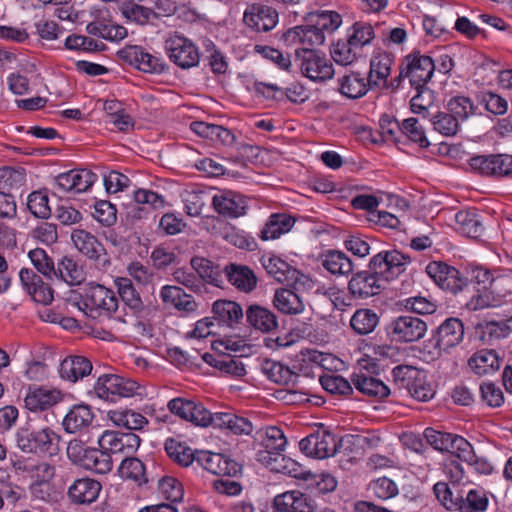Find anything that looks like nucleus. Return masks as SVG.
<instances>
[{"instance_id":"nucleus-1","label":"nucleus","mask_w":512,"mask_h":512,"mask_svg":"<svg viewBox=\"0 0 512 512\" xmlns=\"http://www.w3.org/2000/svg\"><path fill=\"white\" fill-rule=\"evenodd\" d=\"M410 256L399 250H384L370 258L367 270L352 274L348 292L354 299L364 300L378 295L383 290L382 281H389L406 270Z\"/></svg>"},{"instance_id":"nucleus-2","label":"nucleus","mask_w":512,"mask_h":512,"mask_svg":"<svg viewBox=\"0 0 512 512\" xmlns=\"http://www.w3.org/2000/svg\"><path fill=\"white\" fill-rule=\"evenodd\" d=\"M304 22L283 33L281 39L286 45L301 44L302 48L322 45L326 35L332 34L341 25L342 16L336 11H316L309 13Z\"/></svg>"},{"instance_id":"nucleus-3","label":"nucleus","mask_w":512,"mask_h":512,"mask_svg":"<svg viewBox=\"0 0 512 512\" xmlns=\"http://www.w3.org/2000/svg\"><path fill=\"white\" fill-rule=\"evenodd\" d=\"M30 258L34 268L41 273L39 276L34 270L22 268L19 276L24 289L35 302L48 305L54 299V291L50 283L46 280H53L56 275V267L53 259L42 248H35L29 251Z\"/></svg>"},{"instance_id":"nucleus-4","label":"nucleus","mask_w":512,"mask_h":512,"mask_svg":"<svg viewBox=\"0 0 512 512\" xmlns=\"http://www.w3.org/2000/svg\"><path fill=\"white\" fill-rule=\"evenodd\" d=\"M16 445L24 453L55 456L60 452L61 437L50 427L34 429L30 425L18 428Z\"/></svg>"},{"instance_id":"nucleus-5","label":"nucleus","mask_w":512,"mask_h":512,"mask_svg":"<svg viewBox=\"0 0 512 512\" xmlns=\"http://www.w3.org/2000/svg\"><path fill=\"white\" fill-rule=\"evenodd\" d=\"M294 60L301 73L315 82H324L334 76V68L329 59L313 48H297Z\"/></svg>"},{"instance_id":"nucleus-6","label":"nucleus","mask_w":512,"mask_h":512,"mask_svg":"<svg viewBox=\"0 0 512 512\" xmlns=\"http://www.w3.org/2000/svg\"><path fill=\"white\" fill-rule=\"evenodd\" d=\"M142 387L129 378L116 374H103L98 376L94 385L95 394L103 400L116 402L120 398L141 395Z\"/></svg>"},{"instance_id":"nucleus-7","label":"nucleus","mask_w":512,"mask_h":512,"mask_svg":"<svg viewBox=\"0 0 512 512\" xmlns=\"http://www.w3.org/2000/svg\"><path fill=\"white\" fill-rule=\"evenodd\" d=\"M385 332L392 343H413L425 336L427 323L417 316L400 315L386 325Z\"/></svg>"},{"instance_id":"nucleus-8","label":"nucleus","mask_w":512,"mask_h":512,"mask_svg":"<svg viewBox=\"0 0 512 512\" xmlns=\"http://www.w3.org/2000/svg\"><path fill=\"white\" fill-rule=\"evenodd\" d=\"M85 310L93 318L110 316L118 308V298L115 292L103 285H89L83 296Z\"/></svg>"},{"instance_id":"nucleus-9","label":"nucleus","mask_w":512,"mask_h":512,"mask_svg":"<svg viewBox=\"0 0 512 512\" xmlns=\"http://www.w3.org/2000/svg\"><path fill=\"white\" fill-rule=\"evenodd\" d=\"M401 64L404 67V75H407L410 86L414 89L427 87L436 70L435 61L418 51L406 55Z\"/></svg>"},{"instance_id":"nucleus-10","label":"nucleus","mask_w":512,"mask_h":512,"mask_svg":"<svg viewBox=\"0 0 512 512\" xmlns=\"http://www.w3.org/2000/svg\"><path fill=\"white\" fill-rule=\"evenodd\" d=\"M254 439L258 442L265 450L257 453V460L266 464L271 465V462L277 463L281 451L284 450L287 443L286 437L283 431L276 426H269L256 431Z\"/></svg>"},{"instance_id":"nucleus-11","label":"nucleus","mask_w":512,"mask_h":512,"mask_svg":"<svg viewBox=\"0 0 512 512\" xmlns=\"http://www.w3.org/2000/svg\"><path fill=\"white\" fill-rule=\"evenodd\" d=\"M165 51L169 59L182 69H190L199 64V50L186 37L180 35L171 36L165 41Z\"/></svg>"},{"instance_id":"nucleus-12","label":"nucleus","mask_w":512,"mask_h":512,"mask_svg":"<svg viewBox=\"0 0 512 512\" xmlns=\"http://www.w3.org/2000/svg\"><path fill=\"white\" fill-rule=\"evenodd\" d=\"M123 62L145 73L161 74L167 69L165 61L147 52L142 46L127 45L117 52Z\"/></svg>"},{"instance_id":"nucleus-13","label":"nucleus","mask_w":512,"mask_h":512,"mask_svg":"<svg viewBox=\"0 0 512 512\" xmlns=\"http://www.w3.org/2000/svg\"><path fill=\"white\" fill-rule=\"evenodd\" d=\"M469 165L482 176L502 178L512 174V155H476L469 160Z\"/></svg>"},{"instance_id":"nucleus-14","label":"nucleus","mask_w":512,"mask_h":512,"mask_svg":"<svg viewBox=\"0 0 512 512\" xmlns=\"http://www.w3.org/2000/svg\"><path fill=\"white\" fill-rule=\"evenodd\" d=\"M141 443V438L133 432H120L106 430L100 436L98 445L110 452L125 457L136 453Z\"/></svg>"},{"instance_id":"nucleus-15","label":"nucleus","mask_w":512,"mask_h":512,"mask_svg":"<svg viewBox=\"0 0 512 512\" xmlns=\"http://www.w3.org/2000/svg\"><path fill=\"white\" fill-rule=\"evenodd\" d=\"M469 279L471 284L474 285L477 295L472 297L468 304L474 310L483 309L485 307L494 306L489 292L494 280V275L487 268L482 266H471L468 271Z\"/></svg>"},{"instance_id":"nucleus-16","label":"nucleus","mask_w":512,"mask_h":512,"mask_svg":"<svg viewBox=\"0 0 512 512\" xmlns=\"http://www.w3.org/2000/svg\"><path fill=\"white\" fill-rule=\"evenodd\" d=\"M464 337V324L459 318H447L432 333L430 342L440 352L459 345Z\"/></svg>"},{"instance_id":"nucleus-17","label":"nucleus","mask_w":512,"mask_h":512,"mask_svg":"<svg viewBox=\"0 0 512 512\" xmlns=\"http://www.w3.org/2000/svg\"><path fill=\"white\" fill-rule=\"evenodd\" d=\"M426 273L442 289L453 293L461 291L467 285V278L453 266L442 261H432L426 266Z\"/></svg>"},{"instance_id":"nucleus-18","label":"nucleus","mask_w":512,"mask_h":512,"mask_svg":"<svg viewBox=\"0 0 512 512\" xmlns=\"http://www.w3.org/2000/svg\"><path fill=\"white\" fill-rule=\"evenodd\" d=\"M197 463L205 470L218 476H237L241 473V465L221 453L209 451L198 452Z\"/></svg>"},{"instance_id":"nucleus-19","label":"nucleus","mask_w":512,"mask_h":512,"mask_svg":"<svg viewBox=\"0 0 512 512\" xmlns=\"http://www.w3.org/2000/svg\"><path fill=\"white\" fill-rule=\"evenodd\" d=\"M62 400L59 390L45 386L28 385L24 396V406L31 412H42L55 406Z\"/></svg>"},{"instance_id":"nucleus-20","label":"nucleus","mask_w":512,"mask_h":512,"mask_svg":"<svg viewBox=\"0 0 512 512\" xmlns=\"http://www.w3.org/2000/svg\"><path fill=\"white\" fill-rule=\"evenodd\" d=\"M243 22L255 32H268L276 26L278 12L270 6L253 4L244 12Z\"/></svg>"},{"instance_id":"nucleus-21","label":"nucleus","mask_w":512,"mask_h":512,"mask_svg":"<svg viewBox=\"0 0 512 512\" xmlns=\"http://www.w3.org/2000/svg\"><path fill=\"white\" fill-rule=\"evenodd\" d=\"M12 467L17 475L36 482L45 478H54L55 466L32 457H20L13 461Z\"/></svg>"},{"instance_id":"nucleus-22","label":"nucleus","mask_w":512,"mask_h":512,"mask_svg":"<svg viewBox=\"0 0 512 512\" xmlns=\"http://www.w3.org/2000/svg\"><path fill=\"white\" fill-rule=\"evenodd\" d=\"M97 180V175L87 169H73L59 174L55 178L57 188L66 192H84L88 190Z\"/></svg>"},{"instance_id":"nucleus-23","label":"nucleus","mask_w":512,"mask_h":512,"mask_svg":"<svg viewBox=\"0 0 512 512\" xmlns=\"http://www.w3.org/2000/svg\"><path fill=\"white\" fill-rule=\"evenodd\" d=\"M71 240L77 250L87 258L93 261L102 260L103 265L110 264L106 258L107 253L104 245L90 232L84 229H75L71 234Z\"/></svg>"},{"instance_id":"nucleus-24","label":"nucleus","mask_w":512,"mask_h":512,"mask_svg":"<svg viewBox=\"0 0 512 512\" xmlns=\"http://www.w3.org/2000/svg\"><path fill=\"white\" fill-rule=\"evenodd\" d=\"M339 92L349 99H359L367 94L370 89L378 88L375 79H368L360 72L350 71L338 79Z\"/></svg>"},{"instance_id":"nucleus-25","label":"nucleus","mask_w":512,"mask_h":512,"mask_svg":"<svg viewBox=\"0 0 512 512\" xmlns=\"http://www.w3.org/2000/svg\"><path fill=\"white\" fill-rule=\"evenodd\" d=\"M101 489L102 485L99 481L82 477L74 480L68 487L67 497L72 504L90 505L97 500Z\"/></svg>"},{"instance_id":"nucleus-26","label":"nucleus","mask_w":512,"mask_h":512,"mask_svg":"<svg viewBox=\"0 0 512 512\" xmlns=\"http://www.w3.org/2000/svg\"><path fill=\"white\" fill-rule=\"evenodd\" d=\"M212 206L224 218H238L246 214L247 202L245 197L232 191H224L214 195Z\"/></svg>"},{"instance_id":"nucleus-27","label":"nucleus","mask_w":512,"mask_h":512,"mask_svg":"<svg viewBox=\"0 0 512 512\" xmlns=\"http://www.w3.org/2000/svg\"><path fill=\"white\" fill-rule=\"evenodd\" d=\"M245 316L248 326L262 333H274L279 329L277 315L265 306L252 304L247 307Z\"/></svg>"},{"instance_id":"nucleus-28","label":"nucleus","mask_w":512,"mask_h":512,"mask_svg":"<svg viewBox=\"0 0 512 512\" xmlns=\"http://www.w3.org/2000/svg\"><path fill=\"white\" fill-rule=\"evenodd\" d=\"M135 204L130 207L129 215L133 219H141L149 213L148 209L157 210L165 206V198L149 189H137L133 193Z\"/></svg>"},{"instance_id":"nucleus-29","label":"nucleus","mask_w":512,"mask_h":512,"mask_svg":"<svg viewBox=\"0 0 512 512\" xmlns=\"http://www.w3.org/2000/svg\"><path fill=\"white\" fill-rule=\"evenodd\" d=\"M159 297L166 307L174 308L179 312L192 313L196 311L198 307L193 296L187 294L178 286H163L160 290Z\"/></svg>"},{"instance_id":"nucleus-30","label":"nucleus","mask_w":512,"mask_h":512,"mask_svg":"<svg viewBox=\"0 0 512 512\" xmlns=\"http://www.w3.org/2000/svg\"><path fill=\"white\" fill-rule=\"evenodd\" d=\"M273 504L279 512H313L315 508L313 499L300 491L277 495Z\"/></svg>"},{"instance_id":"nucleus-31","label":"nucleus","mask_w":512,"mask_h":512,"mask_svg":"<svg viewBox=\"0 0 512 512\" xmlns=\"http://www.w3.org/2000/svg\"><path fill=\"white\" fill-rule=\"evenodd\" d=\"M94 413L85 404L74 405L65 415L62 425L67 433L85 432L93 423Z\"/></svg>"},{"instance_id":"nucleus-32","label":"nucleus","mask_w":512,"mask_h":512,"mask_svg":"<svg viewBox=\"0 0 512 512\" xmlns=\"http://www.w3.org/2000/svg\"><path fill=\"white\" fill-rule=\"evenodd\" d=\"M115 284L122 302L131 310L133 315L138 318L144 317L149 309L144 305L132 281L126 277H119L115 280Z\"/></svg>"},{"instance_id":"nucleus-33","label":"nucleus","mask_w":512,"mask_h":512,"mask_svg":"<svg viewBox=\"0 0 512 512\" xmlns=\"http://www.w3.org/2000/svg\"><path fill=\"white\" fill-rule=\"evenodd\" d=\"M224 273L229 283L239 291L249 293L257 286L258 279L248 266L230 263L225 266Z\"/></svg>"},{"instance_id":"nucleus-34","label":"nucleus","mask_w":512,"mask_h":512,"mask_svg":"<svg viewBox=\"0 0 512 512\" xmlns=\"http://www.w3.org/2000/svg\"><path fill=\"white\" fill-rule=\"evenodd\" d=\"M501 359L493 349H481L475 352L468 360V366L479 375H488L500 368Z\"/></svg>"},{"instance_id":"nucleus-35","label":"nucleus","mask_w":512,"mask_h":512,"mask_svg":"<svg viewBox=\"0 0 512 512\" xmlns=\"http://www.w3.org/2000/svg\"><path fill=\"white\" fill-rule=\"evenodd\" d=\"M351 381L359 392L369 397L383 399L390 394V389L383 381L364 372L354 373Z\"/></svg>"},{"instance_id":"nucleus-36","label":"nucleus","mask_w":512,"mask_h":512,"mask_svg":"<svg viewBox=\"0 0 512 512\" xmlns=\"http://www.w3.org/2000/svg\"><path fill=\"white\" fill-rule=\"evenodd\" d=\"M92 369V363L86 357L69 356L61 362L59 373L62 379L76 382L89 375Z\"/></svg>"},{"instance_id":"nucleus-37","label":"nucleus","mask_w":512,"mask_h":512,"mask_svg":"<svg viewBox=\"0 0 512 512\" xmlns=\"http://www.w3.org/2000/svg\"><path fill=\"white\" fill-rule=\"evenodd\" d=\"M56 279H59L70 286L82 284L86 279V274L82 266L71 256H63L56 267Z\"/></svg>"},{"instance_id":"nucleus-38","label":"nucleus","mask_w":512,"mask_h":512,"mask_svg":"<svg viewBox=\"0 0 512 512\" xmlns=\"http://www.w3.org/2000/svg\"><path fill=\"white\" fill-rule=\"evenodd\" d=\"M322 266L331 274L348 276L353 272V261L340 250H328L321 255Z\"/></svg>"},{"instance_id":"nucleus-39","label":"nucleus","mask_w":512,"mask_h":512,"mask_svg":"<svg viewBox=\"0 0 512 512\" xmlns=\"http://www.w3.org/2000/svg\"><path fill=\"white\" fill-rule=\"evenodd\" d=\"M212 312L213 319L218 321L219 324L232 327L234 324L240 323L243 319V309L235 301L231 300H217L213 303Z\"/></svg>"},{"instance_id":"nucleus-40","label":"nucleus","mask_w":512,"mask_h":512,"mask_svg":"<svg viewBox=\"0 0 512 512\" xmlns=\"http://www.w3.org/2000/svg\"><path fill=\"white\" fill-rule=\"evenodd\" d=\"M295 223L293 217L285 213L272 214L260 231V238L264 241L279 238L291 230Z\"/></svg>"},{"instance_id":"nucleus-41","label":"nucleus","mask_w":512,"mask_h":512,"mask_svg":"<svg viewBox=\"0 0 512 512\" xmlns=\"http://www.w3.org/2000/svg\"><path fill=\"white\" fill-rule=\"evenodd\" d=\"M261 370L270 381L279 385H295L299 377L288 366L271 359H264L262 361Z\"/></svg>"},{"instance_id":"nucleus-42","label":"nucleus","mask_w":512,"mask_h":512,"mask_svg":"<svg viewBox=\"0 0 512 512\" xmlns=\"http://www.w3.org/2000/svg\"><path fill=\"white\" fill-rule=\"evenodd\" d=\"M379 321L380 317L373 309L359 308L350 319V327L357 335L364 336L374 332Z\"/></svg>"},{"instance_id":"nucleus-43","label":"nucleus","mask_w":512,"mask_h":512,"mask_svg":"<svg viewBox=\"0 0 512 512\" xmlns=\"http://www.w3.org/2000/svg\"><path fill=\"white\" fill-rule=\"evenodd\" d=\"M273 305L279 312L289 315H296L304 310V304L298 294L286 288L275 291Z\"/></svg>"},{"instance_id":"nucleus-44","label":"nucleus","mask_w":512,"mask_h":512,"mask_svg":"<svg viewBox=\"0 0 512 512\" xmlns=\"http://www.w3.org/2000/svg\"><path fill=\"white\" fill-rule=\"evenodd\" d=\"M165 451L170 459L180 466L188 467L197 462L198 452L192 450L186 443L175 438H168L164 444Z\"/></svg>"},{"instance_id":"nucleus-45","label":"nucleus","mask_w":512,"mask_h":512,"mask_svg":"<svg viewBox=\"0 0 512 512\" xmlns=\"http://www.w3.org/2000/svg\"><path fill=\"white\" fill-rule=\"evenodd\" d=\"M118 474L122 479L131 480L138 486L149 482L145 464L136 457H125L118 467Z\"/></svg>"},{"instance_id":"nucleus-46","label":"nucleus","mask_w":512,"mask_h":512,"mask_svg":"<svg viewBox=\"0 0 512 512\" xmlns=\"http://www.w3.org/2000/svg\"><path fill=\"white\" fill-rule=\"evenodd\" d=\"M87 458L81 467L96 474H107L113 468V460L110 452L106 449L93 448L87 452Z\"/></svg>"},{"instance_id":"nucleus-47","label":"nucleus","mask_w":512,"mask_h":512,"mask_svg":"<svg viewBox=\"0 0 512 512\" xmlns=\"http://www.w3.org/2000/svg\"><path fill=\"white\" fill-rule=\"evenodd\" d=\"M191 266L205 282L216 287L222 286V271L212 261L202 257H193L191 259Z\"/></svg>"},{"instance_id":"nucleus-48","label":"nucleus","mask_w":512,"mask_h":512,"mask_svg":"<svg viewBox=\"0 0 512 512\" xmlns=\"http://www.w3.org/2000/svg\"><path fill=\"white\" fill-rule=\"evenodd\" d=\"M433 492L442 506L450 511H458L463 495L458 491V486L452 482L450 486L445 482H437L433 486Z\"/></svg>"},{"instance_id":"nucleus-49","label":"nucleus","mask_w":512,"mask_h":512,"mask_svg":"<svg viewBox=\"0 0 512 512\" xmlns=\"http://www.w3.org/2000/svg\"><path fill=\"white\" fill-rule=\"evenodd\" d=\"M262 265L266 272L280 283L296 278L295 275L298 273L286 261L276 256L262 258Z\"/></svg>"},{"instance_id":"nucleus-50","label":"nucleus","mask_w":512,"mask_h":512,"mask_svg":"<svg viewBox=\"0 0 512 512\" xmlns=\"http://www.w3.org/2000/svg\"><path fill=\"white\" fill-rule=\"evenodd\" d=\"M455 221L459 232L467 237L477 238L483 231L482 222L474 210H461L457 212Z\"/></svg>"},{"instance_id":"nucleus-51","label":"nucleus","mask_w":512,"mask_h":512,"mask_svg":"<svg viewBox=\"0 0 512 512\" xmlns=\"http://www.w3.org/2000/svg\"><path fill=\"white\" fill-rule=\"evenodd\" d=\"M86 31L90 35L101 37L109 41H120L127 36V29L117 24H107L100 21L90 22Z\"/></svg>"},{"instance_id":"nucleus-52","label":"nucleus","mask_w":512,"mask_h":512,"mask_svg":"<svg viewBox=\"0 0 512 512\" xmlns=\"http://www.w3.org/2000/svg\"><path fill=\"white\" fill-rule=\"evenodd\" d=\"M488 497L483 490L470 489L466 496L462 497L460 506H458L459 512H487L488 509Z\"/></svg>"},{"instance_id":"nucleus-53","label":"nucleus","mask_w":512,"mask_h":512,"mask_svg":"<svg viewBox=\"0 0 512 512\" xmlns=\"http://www.w3.org/2000/svg\"><path fill=\"white\" fill-rule=\"evenodd\" d=\"M474 103L466 96L456 95L451 97L446 104V110L453 114L458 122H464L474 114Z\"/></svg>"},{"instance_id":"nucleus-54","label":"nucleus","mask_w":512,"mask_h":512,"mask_svg":"<svg viewBox=\"0 0 512 512\" xmlns=\"http://www.w3.org/2000/svg\"><path fill=\"white\" fill-rule=\"evenodd\" d=\"M111 420L118 426H123L130 430H140L148 424V420L141 413L124 410V411H112L110 415Z\"/></svg>"},{"instance_id":"nucleus-55","label":"nucleus","mask_w":512,"mask_h":512,"mask_svg":"<svg viewBox=\"0 0 512 512\" xmlns=\"http://www.w3.org/2000/svg\"><path fill=\"white\" fill-rule=\"evenodd\" d=\"M430 122L436 132L446 137L456 135L460 127V122H458L456 118L453 117V114H450L447 110L438 111L436 114L431 116Z\"/></svg>"},{"instance_id":"nucleus-56","label":"nucleus","mask_w":512,"mask_h":512,"mask_svg":"<svg viewBox=\"0 0 512 512\" xmlns=\"http://www.w3.org/2000/svg\"><path fill=\"white\" fill-rule=\"evenodd\" d=\"M392 59L388 54L378 55L371 59L368 79H375L378 87L385 84L391 72Z\"/></svg>"},{"instance_id":"nucleus-57","label":"nucleus","mask_w":512,"mask_h":512,"mask_svg":"<svg viewBox=\"0 0 512 512\" xmlns=\"http://www.w3.org/2000/svg\"><path fill=\"white\" fill-rule=\"evenodd\" d=\"M401 127L402 135L406 136L410 141L417 143L421 148H428L430 146L425 129L417 118L410 117L403 120Z\"/></svg>"},{"instance_id":"nucleus-58","label":"nucleus","mask_w":512,"mask_h":512,"mask_svg":"<svg viewBox=\"0 0 512 512\" xmlns=\"http://www.w3.org/2000/svg\"><path fill=\"white\" fill-rule=\"evenodd\" d=\"M133 2L134 1H129L120 7L123 17L128 21L134 22L138 25H146L151 16H156L152 9Z\"/></svg>"},{"instance_id":"nucleus-59","label":"nucleus","mask_w":512,"mask_h":512,"mask_svg":"<svg viewBox=\"0 0 512 512\" xmlns=\"http://www.w3.org/2000/svg\"><path fill=\"white\" fill-rule=\"evenodd\" d=\"M357 50L358 48L353 44H350L348 39L338 40L337 43L332 46L330 54L335 63L342 66H348L353 64L356 60Z\"/></svg>"},{"instance_id":"nucleus-60","label":"nucleus","mask_w":512,"mask_h":512,"mask_svg":"<svg viewBox=\"0 0 512 512\" xmlns=\"http://www.w3.org/2000/svg\"><path fill=\"white\" fill-rule=\"evenodd\" d=\"M185 212L189 216H200L208 200V194L202 190H185L182 195Z\"/></svg>"},{"instance_id":"nucleus-61","label":"nucleus","mask_w":512,"mask_h":512,"mask_svg":"<svg viewBox=\"0 0 512 512\" xmlns=\"http://www.w3.org/2000/svg\"><path fill=\"white\" fill-rule=\"evenodd\" d=\"M422 371L414 366L398 365L393 368L392 374L395 384L408 391L415 382H421L419 376Z\"/></svg>"},{"instance_id":"nucleus-62","label":"nucleus","mask_w":512,"mask_h":512,"mask_svg":"<svg viewBox=\"0 0 512 512\" xmlns=\"http://www.w3.org/2000/svg\"><path fill=\"white\" fill-rule=\"evenodd\" d=\"M159 493L166 500L176 503L183 500L184 489L182 484L174 477L164 476L158 480Z\"/></svg>"},{"instance_id":"nucleus-63","label":"nucleus","mask_w":512,"mask_h":512,"mask_svg":"<svg viewBox=\"0 0 512 512\" xmlns=\"http://www.w3.org/2000/svg\"><path fill=\"white\" fill-rule=\"evenodd\" d=\"M415 90L417 93L410 100L411 111L427 119L430 116L429 108L433 104V91L428 87Z\"/></svg>"},{"instance_id":"nucleus-64","label":"nucleus","mask_w":512,"mask_h":512,"mask_svg":"<svg viewBox=\"0 0 512 512\" xmlns=\"http://www.w3.org/2000/svg\"><path fill=\"white\" fill-rule=\"evenodd\" d=\"M27 207L37 218L48 219L51 216L48 196L42 191H33L29 194Z\"/></svg>"}]
</instances>
